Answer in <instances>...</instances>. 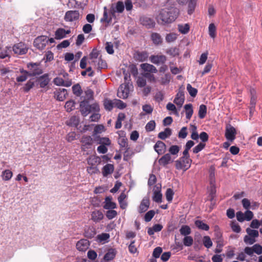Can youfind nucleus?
<instances>
[{
	"label": "nucleus",
	"mask_w": 262,
	"mask_h": 262,
	"mask_svg": "<svg viewBox=\"0 0 262 262\" xmlns=\"http://www.w3.org/2000/svg\"><path fill=\"white\" fill-rule=\"evenodd\" d=\"M179 11L174 7L172 0H168L165 4V8L162 9L157 16L159 24H169L173 21L178 16Z\"/></svg>",
	"instance_id": "1"
},
{
	"label": "nucleus",
	"mask_w": 262,
	"mask_h": 262,
	"mask_svg": "<svg viewBox=\"0 0 262 262\" xmlns=\"http://www.w3.org/2000/svg\"><path fill=\"white\" fill-rule=\"evenodd\" d=\"M29 69V76H34L42 73V70L40 66L36 63H30L27 65Z\"/></svg>",
	"instance_id": "2"
},
{
	"label": "nucleus",
	"mask_w": 262,
	"mask_h": 262,
	"mask_svg": "<svg viewBox=\"0 0 262 262\" xmlns=\"http://www.w3.org/2000/svg\"><path fill=\"white\" fill-rule=\"evenodd\" d=\"M236 131L235 128L230 124H227L226 126L225 136L226 139L232 142L235 139Z\"/></svg>",
	"instance_id": "3"
},
{
	"label": "nucleus",
	"mask_w": 262,
	"mask_h": 262,
	"mask_svg": "<svg viewBox=\"0 0 262 262\" xmlns=\"http://www.w3.org/2000/svg\"><path fill=\"white\" fill-rule=\"evenodd\" d=\"M80 142L82 144V150L86 151L88 149L91 148L93 143V139L90 136H83L81 137Z\"/></svg>",
	"instance_id": "4"
},
{
	"label": "nucleus",
	"mask_w": 262,
	"mask_h": 262,
	"mask_svg": "<svg viewBox=\"0 0 262 262\" xmlns=\"http://www.w3.org/2000/svg\"><path fill=\"white\" fill-rule=\"evenodd\" d=\"M48 43V39L46 36H40L35 39L34 46L39 50H42Z\"/></svg>",
	"instance_id": "5"
},
{
	"label": "nucleus",
	"mask_w": 262,
	"mask_h": 262,
	"mask_svg": "<svg viewBox=\"0 0 262 262\" xmlns=\"http://www.w3.org/2000/svg\"><path fill=\"white\" fill-rule=\"evenodd\" d=\"M12 50L14 54L17 55H24L27 53L28 48L23 42L16 43L12 47Z\"/></svg>",
	"instance_id": "6"
},
{
	"label": "nucleus",
	"mask_w": 262,
	"mask_h": 262,
	"mask_svg": "<svg viewBox=\"0 0 262 262\" xmlns=\"http://www.w3.org/2000/svg\"><path fill=\"white\" fill-rule=\"evenodd\" d=\"M187 159L184 157H181L179 160L176 161V167L177 169H182L185 168L188 169L190 166L191 160L189 158V160L186 162Z\"/></svg>",
	"instance_id": "7"
},
{
	"label": "nucleus",
	"mask_w": 262,
	"mask_h": 262,
	"mask_svg": "<svg viewBox=\"0 0 262 262\" xmlns=\"http://www.w3.org/2000/svg\"><path fill=\"white\" fill-rule=\"evenodd\" d=\"M129 92L128 85L126 84H122L118 89L117 96L120 98L126 99L128 96Z\"/></svg>",
	"instance_id": "8"
},
{
	"label": "nucleus",
	"mask_w": 262,
	"mask_h": 262,
	"mask_svg": "<svg viewBox=\"0 0 262 262\" xmlns=\"http://www.w3.org/2000/svg\"><path fill=\"white\" fill-rule=\"evenodd\" d=\"M79 17V13L78 11H68L64 16V20L66 21H73L77 20Z\"/></svg>",
	"instance_id": "9"
},
{
	"label": "nucleus",
	"mask_w": 262,
	"mask_h": 262,
	"mask_svg": "<svg viewBox=\"0 0 262 262\" xmlns=\"http://www.w3.org/2000/svg\"><path fill=\"white\" fill-rule=\"evenodd\" d=\"M71 30H65L63 28H58L55 32V38L56 39H61L67 37V34L71 33Z\"/></svg>",
	"instance_id": "10"
},
{
	"label": "nucleus",
	"mask_w": 262,
	"mask_h": 262,
	"mask_svg": "<svg viewBox=\"0 0 262 262\" xmlns=\"http://www.w3.org/2000/svg\"><path fill=\"white\" fill-rule=\"evenodd\" d=\"M80 110L83 116H86L91 113L90 104L85 100L82 101L80 103Z\"/></svg>",
	"instance_id": "11"
},
{
	"label": "nucleus",
	"mask_w": 262,
	"mask_h": 262,
	"mask_svg": "<svg viewBox=\"0 0 262 262\" xmlns=\"http://www.w3.org/2000/svg\"><path fill=\"white\" fill-rule=\"evenodd\" d=\"M150 205L149 199L148 197H144L138 208V211L139 213H142L145 212L149 208Z\"/></svg>",
	"instance_id": "12"
},
{
	"label": "nucleus",
	"mask_w": 262,
	"mask_h": 262,
	"mask_svg": "<svg viewBox=\"0 0 262 262\" xmlns=\"http://www.w3.org/2000/svg\"><path fill=\"white\" fill-rule=\"evenodd\" d=\"M154 148L158 155H162L166 151V146L161 141H158L155 144Z\"/></svg>",
	"instance_id": "13"
},
{
	"label": "nucleus",
	"mask_w": 262,
	"mask_h": 262,
	"mask_svg": "<svg viewBox=\"0 0 262 262\" xmlns=\"http://www.w3.org/2000/svg\"><path fill=\"white\" fill-rule=\"evenodd\" d=\"M161 190V187L158 186H156L154 189L152 200L158 203H161L162 202V194Z\"/></svg>",
	"instance_id": "14"
},
{
	"label": "nucleus",
	"mask_w": 262,
	"mask_h": 262,
	"mask_svg": "<svg viewBox=\"0 0 262 262\" xmlns=\"http://www.w3.org/2000/svg\"><path fill=\"white\" fill-rule=\"evenodd\" d=\"M89 246V242L86 239H82L79 241L76 244L77 249L79 251H85Z\"/></svg>",
	"instance_id": "15"
},
{
	"label": "nucleus",
	"mask_w": 262,
	"mask_h": 262,
	"mask_svg": "<svg viewBox=\"0 0 262 262\" xmlns=\"http://www.w3.org/2000/svg\"><path fill=\"white\" fill-rule=\"evenodd\" d=\"M103 208L105 209H114L116 208V204L112 201V197L106 196L104 202Z\"/></svg>",
	"instance_id": "16"
},
{
	"label": "nucleus",
	"mask_w": 262,
	"mask_h": 262,
	"mask_svg": "<svg viewBox=\"0 0 262 262\" xmlns=\"http://www.w3.org/2000/svg\"><path fill=\"white\" fill-rule=\"evenodd\" d=\"M150 59L151 62L156 64L164 63L166 60V57L164 55H152Z\"/></svg>",
	"instance_id": "17"
},
{
	"label": "nucleus",
	"mask_w": 262,
	"mask_h": 262,
	"mask_svg": "<svg viewBox=\"0 0 262 262\" xmlns=\"http://www.w3.org/2000/svg\"><path fill=\"white\" fill-rule=\"evenodd\" d=\"M141 24L148 28L154 27L155 22L153 19L146 16L141 17L140 19Z\"/></svg>",
	"instance_id": "18"
},
{
	"label": "nucleus",
	"mask_w": 262,
	"mask_h": 262,
	"mask_svg": "<svg viewBox=\"0 0 262 262\" xmlns=\"http://www.w3.org/2000/svg\"><path fill=\"white\" fill-rule=\"evenodd\" d=\"M103 214L100 210H95L91 214V219L95 223L100 222L103 219Z\"/></svg>",
	"instance_id": "19"
},
{
	"label": "nucleus",
	"mask_w": 262,
	"mask_h": 262,
	"mask_svg": "<svg viewBox=\"0 0 262 262\" xmlns=\"http://www.w3.org/2000/svg\"><path fill=\"white\" fill-rule=\"evenodd\" d=\"M54 94L58 100L62 101L66 99L68 93L66 89H62L55 92Z\"/></svg>",
	"instance_id": "20"
},
{
	"label": "nucleus",
	"mask_w": 262,
	"mask_h": 262,
	"mask_svg": "<svg viewBox=\"0 0 262 262\" xmlns=\"http://www.w3.org/2000/svg\"><path fill=\"white\" fill-rule=\"evenodd\" d=\"M98 51L96 49H93L90 54V58L91 59V61H89V63L92 66H96L98 59L100 58H98Z\"/></svg>",
	"instance_id": "21"
},
{
	"label": "nucleus",
	"mask_w": 262,
	"mask_h": 262,
	"mask_svg": "<svg viewBox=\"0 0 262 262\" xmlns=\"http://www.w3.org/2000/svg\"><path fill=\"white\" fill-rule=\"evenodd\" d=\"M136 60L142 62L148 58V54L146 52H136L134 55Z\"/></svg>",
	"instance_id": "22"
},
{
	"label": "nucleus",
	"mask_w": 262,
	"mask_h": 262,
	"mask_svg": "<svg viewBox=\"0 0 262 262\" xmlns=\"http://www.w3.org/2000/svg\"><path fill=\"white\" fill-rule=\"evenodd\" d=\"M171 162H172L171 156L168 153L165 154L159 160V164L163 166H165Z\"/></svg>",
	"instance_id": "23"
},
{
	"label": "nucleus",
	"mask_w": 262,
	"mask_h": 262,
	"mask_svg": "<svg viewBox=\"0 0 262 262\" xmlns=\"http://www.w3.org/2000/svg\"><path fill=\"white\" fill-rule=\"evenodd\" d=\"M141 67L146 73H156L158 72L156 68L152 64L145 63L141 64Z\"/></svg>",
	"instance_id": "24"
},
{
	"label": "nucleus",
	"mask_w": 262,
	"mask_h": 262,
	"mask_svg": "<svg viewBox=\"0 0 262 262\" xmlns=\"http://www.w3.org/2000/svg\"><path fill=\"white\" fill-rule=\"evenodd\" d=\"M114 170V167L113 164H106L102 169V173L104 177H106L108 174L113 173Z\"/></svg>",
	"instance_id": "25"
},
{
	"label": "nucleus",
	"mask_w": 262,
	"mask_h": 262,
	"mask_svg": "<svg viewBox=\"0 0 262 262\" xmlns=\"http://www.w3.org/2000/svg\"><path fill=\"white\" fill-rule=\"evenodd\" d=\"M38 81L40 86L41 88H45L48 84L50 79L48 77V74H44L39 77Z\"/></svg>",
	"instance_id": "26"
},
{
	"label": "nucleus",
	"mask_w": 262,
	"mask_h": 262,
	"mask_svg": "<svg viewBox=\"0 0 262 262\" xmlns=\"http://www.w3.org/2000/svg\"><path fill=\"white\" fill-rule=\"evenodd\" d=\"M171 135V130L169 128H166L164 131L159 133L158 137L162 140H165Z\"/></svg>",
	"instance_id": "27"
},
{
	"label": "nucleus",
	"mask_w": 262,
	"mask_h": 262,
	"mask_svg": "<svg viewBox=\"0 0 262 262\" xmlns=\"http://www.w3.org/2000/svg\"><path fill=\"white\" fill-rule=\"evenodd\" d=\"M103 105L105 110L107 111H111L114 106V100L113 101L105 99L103 101Z\"/></svg>",
	"instance_id": "28"
},
{
	"label": "nucleus",
	"mask_w": 262,
	"mask_h": 262,
	"mask_svg": "<svg viewBox=\"0 0 262 262\" xmlns=\"http://www.w3.org/2000/svg\"><path fill=\"white\" fill-rule=\"evenodd\" d=\"M13 176L12 172L9 170L6 169L3 171L1 174V177L4 181L10 180Z\"/></svg>",
	"instance_id": "29"
},
{
	"label": "nucleus",
	"mask_w": 262,
	"mask_h": 262,
	"mask_svg": "<svg viewBox=\"0 0 262 262\" xmlns=\"http://www.w3.org/2000/svg\"><path fill=\"white\" fill-rule=\"evenodd\" d=\"M184 108L186 111V118L188 119H190L193 112L192 104L189 103L185 105Z\"/></svg>",
	"instance_id": "30"
},
{
	"label": "nucleus",
	"mask_w": 262,
	"mask_h": 262,
	"mask_svg": "<svg viewBox=\"0 0 262 262\" xmlns=\"http://www.w3.org/2000/svg\"><path fill=\"white\" fill-rule=\"evenodd\" d=\"M151 38L155 45H159L162 43V38L161 35L157 33H153L151 35Z\"/></svg>",
	"instance_id": "31"
},
{
	"label": "nucleus",
	"mask_w": 262,
	"mask_h": 262,
	"mask_svg": "<svg viewBox=\"0 0 262 262\" xmlns=\"http://www.w3.org/2000/svg\"><path fill=\"white\" fill-rule=\"evenodd\" d=\"M116 255V251L114 249H111L104 255V259L106 261H109L114 259Z\"/></svg>",
	"instance_id": "32"
},
{
	"label": "nucleus",
	"mask_w": 262,
	"mask_h": 262,
	"mask_svg": "<svg viewBox=\"0 0 262 262\" xmlns=\"http://www.w3.org/2000/svg\"><path fill=\"white\" fill-rule=\"evenodd\" d=\"M195 225L200 229L205 231H208L209 229V227L206 224L203 223L202 221L196 220L195 221Z\"/></svg>",
	"instance_id": "33"
},
{
	"label": "nucleus",
	"mask_w": 262,
	"mask_h": 262,
	"mask_svg": "<svg viewBox=\"0 0 262 262\" xmlns=\"http://www.w3.org/2000/svg\"><path fill=\"white\" fill-rule=\"evenodd\" d=\"M179 231L180 234L183 236H188L191 233V229L187 225H183Z\"/></svg>",
	"instance_id": "34"
},
{
	"label": "nucleus",
	"mask_w": 262,
	"mask_h": 262,
	"mask_svg": "<svg viewBox=\"0 0 262 262\" xmlns=\"http://www.w3.org/2000/svg\"><path fill=\"white\" fill-rule=\"evenodd\" d=\"M97 142L98 144L104 146H108L111 143V140L106 137H98Z\"/></svg>",
	"instance_id": "35"
},
{
	"label": "nucleus",
	"mask_w": 262,
	"mask_h": 262,
	"mask_svg": "<svg viewBox=\"0 0 262 262\" xmlns=\"http://www.w3.org/2000/svg\"><path fill=\"white\" fill-rule=\"evenodd\" d=\"M180 149H181V147L178 145H172L169 147V148L168 149V151L169 152V154L170 155L177 156V155L179 153V152L180 151Z\"/></svg>",
	"instance_id": "36"
},
{
	"label": "nucleus",
	"mask_w": 262,
	"mask_h": 262,
	"mask_svg": "<svg viewBox=\"0 0 262 262\" xmlns=\"http://www.w3.org/2000/svg\"><path fill=\"white\" fill-rule=\"evenodd\" d=\"M79 123L78 117L74 116H72L68 121L67 124L70 126H77Z\"/></svg>",
	"instance_id": "37"
},
{
	"label": "nucleus",
	"mask_w": 262,
	"mask_h": 262,
	"mask_svg": "<svg viewBox=\"0 0 262 262\" xmlns=\"http://www.w3.org/2000/svg\"><path fill=\"white\" fill-rule=\"evenodd\" d=\"M207 107L205 105L201 104L199 107V117L201 119H203L206 115Z\"/></svg>",
	"instance_id": "38"
},
{
	"label": "nucleus",
	"mask_w": 262,
	"mask_h": 262,
	"mask_svg": "<svg viewBox=\"0 0 262 262\" xmlns=\"http://www.w3.org/2000/svg\"><path fill=\"white\" fill-rule=\"evenodd\" d=\"M72 91L73 94L76 96H80L82 91L79 84L77 83L72 86Z\"/></svg>",
	"instance_id": "39"
},
{
	"label": "nucleus",
	"mask_w": 262,
	"mask_h": 262,
	"mask_svg": "<svg viewBox=\"0 0 262 262\" xmlns=\"http://www.w3.org/2000/svg\"><path fill=\"white\" fill-rule=\"evenodd\" d=\"M189 25L188 24H181L178 25V30L182 34H186L189 30Z\"/></svg>",
	"instance_id": "40"
},
{
	"label": "nucleus",
	"mask_w": 262,
	"mask_h": 262,
	"mask_svg": "<svg viewBox=\"0 0 262 262\" xmlns=\"http://www.w3.org/2000/svg\"><path fill=\"white\" fill-rule=\"evenodd\" d=\"M85 96L84 100L85 101H88L93 99L94 93L93 91L89 88H87L86 90L84 91Z\"/></svg>",
	"instance_id": "41"
},
{
	"label": "nucleus",
	"mask_w": 262,
	"mask_h": 262,
	"mask_svg": "<svg viewBox=\"0 0 262 262\" xmlns=\"http://www.w3.org/2000/svg\"><path fill=\"white\" fill-rule=\"evenodd\" d=\"M209 34L210 36L214 38L216 36V27L214 24H210L208 28Z\"/></svg>",
	"instance_id": "42"
},
{
	"label": "nucleus",
	"mask_w": 262,
	"mask_h": 262,
	"mask_svg": "<svg viewBox=\"0 0 262 262\" xmlns=\"http://www.w3.org/2000/svg\"><path fill=\"white\" fill-rule=\"evenodd\" d=\"M177 34L174 33L167 34L165 37V40L167 42L174 41L177 38Z\"/></svg>",
	"instance_id": "43"
},
{
	"label": "nucleus",
	"mask_w": 262,
	"mask_h": 262,
	"mask_svg": "<svg viewBox=\"0 0 262 262\" xmlns=\"http://www.w3.org/2000/svg\"><path fill=\"white\" fill-rule=\"evenodd\" d=\"M183 242L184 246L189 247L193 244V239L190 236H185Z\"/></svg>",
	"instance_id": "44"
},
{
	"label": "nucleus",
	"mask_w": 262,
	"mask_h": 262,
	"mask_svg": "<svg viewBox=\"0 0 262 262\" xmlns=\"http://www.w3.org/2000/svg\"><path fill=\"white\" fill-rule=\"evenodd\" d=\"M196 6V0H190L188 4V13L191 14L195 9Z\"/></svg>",
	"instance_id": "45"
},
{
	"label": "nucleus",
	"mask_w": 262,
	"mask_h": 262,
	"mask_svg": "<svg viewBox=\"0 0 262 262\" xmlns=\"http://www.w3.org/2000/svg\"><path fill=\"white\" fill-rule=\"evenodd\" d=\"M156 123L154 120L149 121L145 126V129L147 132L153 131L155 129Z\"/></svg>",
	"instance_id": "46"
},
{
	"label": "nucleus",
	"mask_w": 262,
	"mask_h": 262,
	"mask_svg": "<svg viewBox=\"0 0 262 262\" xmlns=\"http://www.w3.org/2000/svg\"><path fill=\"white\" fill-rule=\"evenodd\" d=\"M224 246L223 241L222 238H219L217 241L216 248L214 250L216 253H221L222 251V247Z\"/></svg>",
	"instance_id": "47"
},
{
	"label": "nucleus",
	"mask_w": 262,
	"mask_h": 262,
	"mask_svg": "<svg viewBox=\"0 0 262 262\" xmlns=\"http://www.w3.org/2000/svg\"><path fill=\"white\" fill-rule=\"evenodd\" d=\"M187 90L191 97H194L197 94L198 90L195 88L192 87L190 84H187Z\"/></svg>",
	"instance_id": "48"
},
{
	"label": "nucleus",
	"mask_w": 262,
	"mask_h": 262,
	"mask_svg": "<svg viewBox=\"0 0 262 262\" xmlns=\"http://www.w3.org/2000/svg\"><path fill=\"white\" fill-rule=\"evenodd\" d=\"M34 85V81L33 79H30L25 86L23 88V90L25 92H28L32 89Z\"/></svg>",
	"instance_id": "49"
},
{
	"label": "nucleus",
	"mask_w": 262,
	"mask_h": 262,
	"mask_svg": "<svg viewBox=\"0 0 262 262\" xmlns=\"http://www.w3.org/2000/svg\"><path fill=\"white\" fill-rule=\"evenodd\" d=\"M155 214V212L154 210H151L148 211L146 213L144 216V220L146 222H149L151 221L152 217L154 216Z\"/></svg>",
	"instance_id": "50"
},
{
	"label": "nucleus",
	"mask_w": 262,
	"mask_h": 262,
	"mask_svg": "<svg viewBox=\"0 0 262 262\" xmlns=\"http://www.w3.org/2000/svg\"><path fill=\"white\" fill-rule=\"evenodd\" d=\"M203 244L207 248H210L212 246V242L209 236H205L204 237Z\"/></svg>",
	"instance_id": "51"
},
{
	"label": "nucleus",
	"mask_w": 262,
	"mask_h": 262,
	"mask_svg": "<svg viewBox=\"0 0 262 262\" xmlns=\"http://www.w3.org/2000/svg\"><path fill=\"white\" fill-rule=\"evenodd\" d=\"M129 252L132 254H135L138 252L137 246L135 244V241H132L128 246Z\"/></svg>",
	"instance_id": "52"
},
{
	"label": "nucleus",
	"mask_w": 262,
	"mask_h": 262,
	"mask_svg": "<svg viewBox=\"0 0 262 262\" xmlns=\"http://www.w3.org/2000/svg\"><path fill=\"white\" fill-rule=\"evenodd\" d=\"M246 232L248 234V235L253 237L254 238L257 237L259 235L258 231L256 230H253L249 228L246 229Z\"/></svg>",
	"instance_id": "53"
},
{
	"label": "nucleus",
	"mask_w": 262,
	"mask_h": 262,
	"mask_svg": "<svg viewBox=\"0 0 262 262\" xmlns=\"http://www.w3.org/2000/svg\"><path fill=\"white\" fill-rule=\"evenodd\" d=\"M106 212V216L109 220H112L117 215V212L114 209H108Z\"/></svg>",
	"instance_id": "54"
},
{
	"label": "nucleus",
	"mask_w": 262,
	"mask_h": 262,
	"mask_svg": "<svg viewBox=\"0 0 262 262\" xmlns=\"http://www.w3.org/2000/svg\"><path fill=\"white\" fill-rule=\"evenodd\" d=\"M115 8H116V10L115 11V12L120 13L123 12L124 10V5L123 4V3L121 1H118L116 3Z\"/></svg>",
	"instance_id": "55"
},
{
	"label": "nucleus",
	"mask_w": 262,
	"mask_h": 262,
	"mask_svg": "<svg viewBox=\"0 0 262 262\" xmlns=\"http://www.w3.org/2000/svg\"><path fill=\"white\" fill-rule=\"evenodd\" d=\"M75 102L73 100H70L67 101L65 104V108L67 112H71L75 106Z\"/></svg>",
	"instance_id": "56"
},
{
	"label": "nucleus",
	"mask_w": 262,
	"mask_h": 262,
	"mask_svg": "<svg viewBox=\"0 0 262 262\" xmlns=\"http://www.w3.org/2000/svg\"><path fill=\"white\" fill-rule=\"evenodd\" d=\"M126 104L122 101L118 99L114 100V106L120 109H123L126 107Z\"/></svg>",
	"instance_id": "57"
},
{
	"label": "nucleus",
	"mask_w": 262,
	"mask_h": 262,
	"mask_svg": "<svg viewBox=\"0 0 262 262\" xmlns=\"http://www.w3.org/2000/svg\"><path fill=\"white\" fill-rule=\"evenodd\" d=\"M244 241L247 244L252 245L256 242V239L255 238L247 235L245 236Z\"/></svg>",
	"instance_id": "58"
},
{
	"label": "nucleus",
	"mask_w": 262,
	"mask_h": 262,
	"mask_svg": "<svg viewBox=\"0 0 262 262\" xmlns=\"http://www.w3.org/2000/svg\"><path fill=\"white\" fill-rule=\"evenodd\" d=\"M137 84L139 87L143 88L146 85V80L143 77H139L137 80Z\"/></svg>",
	"instance_id": "59"
},
{
	"label": "nucleus",
	"mask_w": 262,
	"mask_h": 262,
	"mask_svg": "<svg viewBox=\"0 0 262 262\" xmlns=\"http://www.w3.org/2000/svg\"><path fill=\"white\" fill-rule=\"evenodd\" d=\"M187 127H183L180 130L178 137L179 138L184 139L187 136Z\"/></svg>",
	"instance_id": "60"
},
{
	"label": "nucleus",
	"mask_w": 262,
	"mask_h": 262,
	"mask_svg": "<svg viewBox=\"0 0 262 262\" xmlns=\"http://www.w3.org/2000/svg\"><path fill=\"white\" fill-rule=\"evenodd\" d=\"M166 53L172 56L179 54V50L177 48H171L166 51Z\"/></svg>",
	"instance_id": "61"
},
{
	"label": "nucleus",
	"mask_w": 262,
	"mask_h": 262,
	"mask_svg": "<svg viewBox=\"0 0 262 262\" xmlns=\"http://www.w3.org/2000/svg\"><path fill=\"white\" fill-rule=\"evenodd\" d=\"M252 247L254 253H255L258 255L262 254V246L261 245L257 244L254 245Z\"/></svg>",
	"instance_id": "62"
},
{
	"label": "nucleus",
	"mask_w": 262,
	"mask_h": 262,
	"mask_svg": "<svg viewBox=\"0 0 262 262\" xmlns=\"http://www.w3.org/2000/svg\"><path fill=\"white\" fill-rule=\"evenodd\" d=\"M245 221H251L253 217V216H254V214H253V213L249 210H247L245 212Z\"/></svg>",
	"instance_id": "63"
},
{
	"label": "nucleus",
	"mask_w": 262,
	"mask_h": 262,
	"mask_svg": "<svg viewBox=\"0 0 262 262\" xmlns=\"http://www.w3.org/2000/svg\"><path fill=\"white\" fill-rule=\"evenodd\" d=\"M162 252V249L160 247L156 248L153 251L152 256L157 258H159Z\"/></svg>",
	"instance_id": "64"
}]
</instances>
